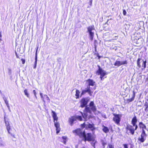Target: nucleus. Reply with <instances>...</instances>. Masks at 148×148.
<instances>
[{
    "label": "nucleus",
    "mask_w": 148,
    "mask_h": 148,
    "mask_svg": "<svg viewBox=\"0 0 148 148\" xmlns=\"http://www.w3.org/2000/svg\"><path fill=\"white\" fill-rule=\"evenodd\" d=\"M97 108L95 106L94 104L93 101H91L89 103V107L86 106L85 110L87 112H88L90 114H91V111L93 112L96 111Z\"/></svg>",
    "instance_id": "obj_1"
},
{
    "label": "nucleus",
    "mask_w": 148,
    "mask_h": 148,
    "mask_svg": "<svg viewBox=\"0 0 148 148\" xmlns=\"http://www.w3.org/2000/svg\"><path fill=\"white\" fill-rule=\"evenodd\" d=\"M82 138H83V140L85 142L86 141H93L94 142V138H93L92 134L90 133H87L86 134L84 132V136Z\"/></svg>",
    "instance_id": "obj_2"
},
{
    "label": "nucleus",
    "mask_w": 148,
    "mask_h": 148,
    "mask_svg": "<svg viewBox=\"0 0 148 148\" xmlns=\"http://www.w3.org/2000/svg\"><path fill=\"white\" fill-rule=\"evenodd\" d=\"M98 69L97 70L96 73L98 74V75H100V78L102 80L103 79V77L106 75V73L105 71L103 70L99 65L97 66Z\"/></svg>",
    "instance_id": "obj_3"
},
{
    "label": "nucleus",
    "mask_w": 148,
    "mask_h": 148,
    "mask_svg": "<svg viewBox=\"0 0 148 148\" xmlns=\"http://www.w3.org/2000/svg\"><path fill=\"white\" fill-rule=\"evenodd\" d=\"M81 126L83 128L85 127L86 129L87 128H89L92 131H93L95 129L94 124L93 123L91 124L88 123V124H86L84 123L83 124H81Z\"/></svg>",
    "instance_id": "obj_4"
},
{
    "label": "nucleus",
    "mask_w": 148,
    "mask_h": 148,
    "mask_svg": "<svg viewBox=\"0 0 148 148\" xmlns=\"http://www.w3.org/2000/svg\"><path fill=\"white\" fill-rule=\"evenodd\" d=\"M94 29V27L92 26H90L88 28V32L89 33L90 39L92 40L93 39L94 33L92 31Z\"/></svg>",
    "instance_id": "obj_5"
},
{
    "label": "nucleus",
    "mask_w": 148,
    "mask_h": 148,
    "mask_svg": "<svg viewBox=\"0 0 148 148\" xmlns=\"http://www.w3.org/2000/svg\"><path fill=\"white\" fill-rule=\"evenodd\" d=\"M89 99L88 98H82L80 101L81 105L80 106L82 108H83L86 106L87 104Z\"/></svg>",
    "instance_id": "obj_6"
},
{
    "label": "nucleus",
    "mask_w": 148,
    "mask_h": 148,
    "mask_svg": "<svg viewBox=\"0 0 148 148\" xmlns=\"http://www.w3.org/2000/svg\"><path fill=\"white\" fill-rule=\"evenodd\" d=\"M74 133H75L77 135L79 136L80 138H82L85 132L84 130H82L80 129L79 128L73 131Z\"/></svg>",
    "instance_id": "obj_7"
},
{
    "label": "nucleus",
    "mask_w": 148,
    "mask_h": 148,
    "mask_svg": "<svg viewBox=\"0 0 148 148\" xmlns=\"http://www.w3.org/2000/svg\"><path fill=\"white\" fill-rule=\"evenodd\" d=\"M113 115L114 116V117L113 118V120L117 124H119L121 116L119 114H114Z\"/></svg>",
    "instance_id": "obj_8"
},
{
    "label": "nucleus",
    "mask_w": 148,
    "mask_h": 148,
    "mask_svg": "<svg viewBox=\"0 0 148 148\" xmlns=\"http://www.w3.org/2000/svg\"><path fill=\"white\" fill-rule=\"evenodd\" d=\"M134 126H133V125L132 126L130 125H127L126 127V129L130 131V133L132 135L134 134L135 130H136L137 129L136 128V127H135V128L134 129Z\"/></svg>",
    "instance_id": "obj_9"
},
{
    "label": "nucleus",
    "mask_w": 148,
    "mask_h": 148,
    "mask_svg": "<svg viewBox=\"0 0 148 148\" xmlns=\"http://www.w3.org/2000/svg\"><path fill=\"white\" fill-rule=\"evenodd\" d=\"M137 122V119L136 116L134 115L132 120V123L133 126L136 127V128H138V126L136 124Z\"/></svg>",
    "instance_id": "obj_10"
},
{
    "label": "nucleus",
    "mask_w": 148,
    "mask_h": 148,
    "mask_svg": "<svg viewBox=\"0 0 148 148\" xmlns=\"http://www.w3.org/2000/svg\"><path fill=\"white\" fill-rule=\"evenodd\" d=\"M147 135L141 134L140 136L138 138V140L140 143H143L146 140Z\"/></svg>",
    "instance_id": "obj_11"
},
{
    "label": "nucleus",
    "mask_w": 148,
    "mask_h": 148,
    "mask_svg": "<svg viewBox=\"0 0 148 148\" xmlns=\"http://www.w3.org/2000/svg\"><path fill=\"white\" fill-rule=\"evenodd\" d=\"M77 118L75 116H73L69 119V122L71 126H72L74 122L76 120Z\"/></svg>",
    "instance_id": "obj_12"
},
{
    "label": "nucleus",
    "mask_w": 148,
    "mask_h": 148,
    "mask_svg": "<svg viewBox=\"0 0 148 148\" xmlns=\"http://www.w3.org/2000/svg\"><path fill=\"white\" fill-rule=\"evenodd\" d=\"M92 88L89 87V86H87V87L85 89L83 90L82 91V92L81 93V97L82 95H84L85 94L86 92H88L89 91V89L90 88H91L92 90H94L95 89L93 88L92 89Z\"/></svg>",
    "instance_id": "obj_13"
},
{
    "label": "nucleus",
    "mask_w": 148,
    "mask_h": 148,
    "mask_svg": "<svg viewBox=\"0 0 148 148\" xmlns=\"http://www.w3.org/2000/svg\"><path fill=\"white\" fill-rule=\"evenodd\" d=\"M54 122V123L55 126L56 128V133L58 134L60 131L59 124L57 122V121H55Z\"/></svg>",
    "instance_id": "obj_14"
},
{
    "label": "nucleus",
    "mask_w": 148,
    "mask_h": 148,
    "mask_svg": "<svg viewBox=\"0 0 148 148\" xmlns=\"http://www.w3.org/2000/svg\"><path fill=\"white\" fill-rule=\"evenodd\" d=\"M142 62L143 61L142 59L140 58H139L138 59L137 61V66L138 67V68H137L138 69H139V68L141 67V64Z\"/></svg>",
    "instance_id": "obj_15"
},
{
    "label": "nucleus",
    "mask_w": 148,
    "mask_h": 148,
    "mask_svg": "<svg viewBox=\"0 0 148 148\" xmlns=\"http://www.w3.org/2000/svg\"><path fill=\"white\" fill-rule=\"evenodd\" d=\"M87 82H88V85L87 86L90 87V86H94L95 85V82L92 79H89L87 80Z\"/></svg>",
    "instance_id": "obj_16"
},
{
    "label": "nucleus",
    "mask_w": 148,
    "mask_h": 148,
    "mask_svg": "<svg viewBox=\"0 0 148 148\" xmlns=\"http://www.w3.org/2000/svg\"><path fill=\"white\" fill-rule=\"evenodd\" d=\"M52 116L53 119L54 121H57L58 120V117L57 116L56 112L52 110Z\"/></svg>",
    "instance_id": "obj_17"
},
{
    "label": "nucleus",
    "mask_w": 148,
    "mask_h": 148,
    "mask_svg": "<svg viewBox=\"0 0 148 148\" xmlns=\"http://www.w3.org/2000/svg\"><path fill=\"white\" fill-rule=\"evenodd\" d=\"M143 62H142L141 64H142V70H143V69H144L146 67V63L147 61L146 60H145V61L144 60H143L142 59Z\"/></svg>",
    "instance_id": "obj_18"
},
{
    "label": "nucleus",
    "mask_w": 148,
    "mask_h": 148,
    "mask_svg": "<svg viewBox=\"0 0 148 148\" xmlns=\"http://www.w3.org/2000/svg\"><path fill=\"white\" fill-rule=\"evenodd\" d=\"M102 131L105 133H107L109 132V129L107 127L103 125L102 126Z\"/></svg>",
    "instance_id": "obj_19"
},
{
    "label": "nucleus",
    "mask_w": 148,
    "mask_h": 148,
    "mask_svg": "<svg viewBox=\"0 0 148 148\" xmlns=\"http://www.w3.org/2000/svg\"><path fill=\"white\" fill-rule=\"evenodd\" d=\"M38 47L36 51V52L35 54V62L34 63V68L35 69L36 67L37 64V52L38 51Z\"/></svg>",
    "instance_id": "obj_20"
},
{
    "label": "nucleus",
    "mask_w": 148,
    "mask_h": 148,
    "mask_svg": "<svg viewBox=\"0 0 148 148\" xmlns=\"http://www.w3.org/2000/svg\"><path fill=\"white\" fill-rule=\"evenodd\" d=\"M139 125L140 128H141L142 129H145L147 130L146 126L144 124L143 122H140L139 123Z\"/></svg>",
    "instance_id": "obj_21"
},
{
    "label": "nucleus",
    "mask_w": 148,
    "mask_h": 148,
    "mask_svg": "<svg viewBox=\"0 0 148 148\" xmlns=\"http://www.w3.org/2000/svg\"><path fill=\"white\" fill-rule=\"evenodd\" d=\"M132 97L131 98L127 99V101H128L129 102H131L133 101L134 99L135 96V92L134 91H133V94L132 95Z\"/></svg>",
    "instance_id": "obj_22"
},
{
    "label": "nucleus",
    "mask_w": 148,
    "mask_h": 148,
    "mask_svg": "<svg viewBox=\"0 0 148 148\" xmlns=\"http://www.w3.org/2000/svg\"><path fill=\"white\" fill-rule=\"evenodd\" d=\"M84 112L83 113H81L83 118L85 119V120L86 121L87 116H88L87 113L88 112H86L85 110H84Z\"/></svg>",
    "instance_id": "obj_23"
},
{
    "label": "nucleus",
    "mask_w": 148,
    "mask_h": 148,
    "mask_svg": "<svg viewBox=\"0 0 148 148\" xmlns=\"http://www.w3.org/2000/svg\"><path fill=\"white\" fill-rule=\"evenodd\" d=\"M3 99L4 100V101H5V103L6 104L7 107H9V105L8 103V101L7 100V98L5 97V96L3 95Z\"/></svg>",
    "instance_id": "obj_24"
},
{
    "label": "nucleus",
    "mask_w": 148,
    "mask_h": 148,
    "mask_svg": "<svg viewBox=\"0 0 148 148\" xmlns=\"http://www.w3.org/2000/svg\"><path fill=\"white\" fill-rule=\"evenodd\" d=\"M6 128H7V130L8 131V133L9 134H10L11 135V136H12L14 138H15L14 135L13 134H12L11 133H10V125L6 126Z\"/></svg>",
    "instance_id": "obj_25"
},
{
    "label": "nucleus",
    "mask_w": 148,
    "mask_h": 148,
    "mask_svg": "<svg viewBox=\"0 0 148 148\" xmlns=\"http://www.w3.org/2000/svg\"><path fill=\"white\" fill-rule=\"evenodd\" d=\"M131 24L128 23V24H125V28L126 29L128 30L131 25Z\"/></svg>",
    "instance_id": "obj_26"
},
{
    "label": "nucleus",
    "mask_w": 148,
    "mask_h": 148,
    "mask_svg": "<svg viewBox=\"0 0 148 148\" xmlns=\"http://www.w3.org/2000/svg\"><path fill=\"white\" fill-rule=\"evenodd\" d=\"M114 65L117 66H120L121 65V61L117 60L116 61L114 64Z\"/></svg>",
    "instance_id": "obj_27"
},
{
    "label": "nucleus",
    "mask_w": 148,
    "mask_h": 148,
    "mask_svg": "<svg viewBox=\"0 0 148 148\" xmlns=\"http://www.w3.org/2000/svg\"><path fill=\"white\" fill-rule=\"evenodd\" d=\"M5 145V144L1 139L0 140V147H3Z\"/></svg>",
    "instance_id": "obj_28"
},
{
    "label": "nucleus",
    "mask_w": 148,
    "mask_h": 148,
    "mask_svg": "<svg viewBox=\"0 0 148 148\" xmlns=\"http://www.w3.org/2000/svg\"><path fill=\"white\" fill-rule=\"evenodd\" d=\"M80 93V92L79 91L77 90H76V94L75 96H76V98L77 99L79 98V94Z\"/></svg>",
    "instance_id": "obj_29"
},
{
    "label": "nucleus",
    "mask_w": 148,
    "mask_h": 148,
    "mask_svg": "<svg viewBox=\"0 0 148 148\" xmlns=\"http://www.w3.org/2000/svg\"><path fill=\"white\" fill-rule=\"evenodd\" d=\"M127 63H128V62H127V60L121 61V65H125V64L127 65Z\"/></svg>",
    "instance_id": "obj_30"
},
{
    "label": "nucleus",
    "mask_w": 148,
    "mask_h": 148,
    "mask_svg": "<svg viewBox=\"0 0 148 148\" xmlns=\"http://www.w3.org/2000/svg\"><path fill=\"white\" fill-rule=\"evenodd\" d=\"M24 92L25 95H26L27 97H29V94L28 93L27 90L25 89L24 90Z\"/></svg>",
    "instance_id": "obj_31"
},
{
    "label": "nucleus",
    "mask_w": 148,
    "mask_h": 148,
    "mask_svg": "<svg viewBox=\"0 0 148 148\" xmlns=\"http://www.w3.org/2000/svg\"><path fill=\"white\" fill-rule=\"evenodd\" d=\"M107 148H114L113 145L110 144H108V146Z\"/></svg>",
    "instance_id": "obj_32"
},
{
    "label": "nucleus",
    "mask_w": 148,
    "mask_h": 148,
    "mask_svg": "<svg viewBox=\"0 0 148 148\" xmlns=\"http://www.w3.org/2000/svg\"><path fill=\"white\" fill-rule=\"evenodd\" d=\"M94 46H95V51H96V47L97 45H96V43H97V42L96 40H95L94 41Z\"/></svg>",
    "instance_id": "obj_33"
},
{
    "label": "nucleus",
    "mask_w": 148,
    "mask_h": 148,
    "mask_svg": "<svg viewBox=\"0 0 148 148\" xmlns=\"http://www.w3.org/2000/svg\"><path fill=\"white\" fill-rule=\"evenodd\" d=\"M76 117V118L77 119H78L80 121H81L82 120V118L81 116H78Z\"/></svg>",
    "instance_id": "obj_34"
},
{
    "label": "nucleus",
    "mask_w": 148,
    "mask_h": 148,
    "mask_svg": "<svg viewBox=\"0 0 148 148\" xmlns=\"http://www.w3.org/2000/svg\"><path fill=\"white\" fill-rule=\"evenodd\" d=\"M102 145L103 148H104L105 147V146L107 145V143L104 141H103L102 142Z\"/></svg>",
    "instance_id": "obj_35"
},
{
    "label": "nucleus",
    "mask_w": 148,
    "mask_h": 148,
    "mask_svg": "<svg viewBox=\"0 0 148 148\" xmlns=\"http://www.w3.org/2000/svg\"><path fill=\"white\" fill-rule=\"evenodd\" d=\"M4 119H5V125L6 126H9L10 125V124L9 122L8 121H7L5 120V117H4Z\"/></svg>",
    "instance_id": "obj_36"
},
{
    "label": "nucleus",
    "mask_w": 148,
    "mask_h": 148,
    "mask_svg": "<svg viewBox=\"0 0 148 148\" xmlns=\"http://www.w3.org/2000/svg\"><path fill=\"white\" fill-rule=\"evenodd\" d=\"M141 134L145 135H147V134L145 133V131L144 129H142V132Z\"/></svg>",
    "instance_id": "obj_37"
},
{
    "label": "nucleus",
    "mask_w": 148,
    "mask_h": 148,
    "mask_svg": "<svg viewBox=\"0 0 148 148\" xmlns=\"http://www.w3.org/2000/svg\"><path fill=\"white\" fill-rule=\"evenodd\" d=\"M88 94L90 95L91 96L92 95V92L91 91V90L90 88L89 89V91L88 92Z\"/></svg>",
    "instance_id": "obj_38"
},
{
    "label": "nucleus",
    "mask_w": 148,
    "mask_h": 148,
    "mask_svg": "<svg viewBox=\"0 0 148 148\" xmlns=\"http://www.w3.org/2000/svg\"><path fill=\"white\" fill-rule=\"evenodd\" d=\"M8 73L9 75H10L12 74V71L9 68L8 69Z\"/></svg>",
    "instance_id": "obj_39"
},
{
    "label": "nucleus",
    "mask_w": 148,
    "mask_h": 148,
    "mask_svg": "<svg viewBox=\"0 0 148 148\" xmlns=\"http://www.w3.org/2000/svg\"><path fill=\"white\" fill-rule=\"evenodd\" d=\"M32 92H33V93L34 94L35 98H37V97L36 96V91L35 90H33Z\"/></svg>",
    "instance_id": "obj_40"
},
{
    "label": "nucleus",
    "mask_w": 148,
    "mask_h": 148,
    "mask_svg": "<svg viewBox=\"0 0 148 148\" xmlns=\"http://www.w3.org/2000/svg\"><path fill=\"white\" fill-rule=\"evenodd\" d=\"M124 148H128V145L127 144H123V145Z\"/></svg>",
    "instance_id": "obj_41"
},
{
    "label": "nucleus",
    "mask_w": 148,
    "mask_h": 148,
    "mask_svg": "<svg viewBox=\"0 0 148 148\" xmlns=\"http://www.w3.org/2000/svg\"><path fill=\"white\" fill-rule=\"evenodd\" d=\"M127 12L125 10H123V14L124 15H126Z\"/></svg>",
    "instance_id": "obj_42"
},
{
    "label": "nucleus",
    "mask_w": 148,
    "mask_h": 148,
    "mask_svg": "<svg viewBox=\"0 0 148 148\" xmlns=\"http://www.w3.org/2000/svg\"><path fill=\"white\" fill-rule=\"evenodd\" d=\"M40 96H41V98H42V100L44 102H45V101H44V98L43 97V96H42V93H40Z\"/></svg>",
    "instance_id": "obj_43"
},
{
    "label": "nucleus",
    "mask_w": 148,
    "mask_h": 148,
    "mask_svg": "<svg viewBox=\"0 0 148 148\" xmlns=\"http://www.w3.org/2000/svg\"><path fill=\"white\" fill-rule=\"evenodd\" d=\"M44 96H45V97H46V98L47 100H48V101H49V100H50L49 98L48 97V96H47V95H45Z\"/></svg>",
    "instance_id": "obj_44"
},
{
    "label": "nucleus",
    "mask_w": 148,
    "mask_h": 148,
    "mask_svg": "<svg viewBox=\"0 0 148 148\" xmlns=\"http://www.w3.org/2000/svg\"><path fill=\"white\" fill-rule=\"evenodd\" d=\"M95 140H94V142H93L92 141V142L91 143L92 145L94 147L95 146Z\"/></svg>",
    "instance_id": "obj_45"
},
{
    "label": "nucleus",
    "mask_w": 148,
    "mask_h": 148,
    "mask_svg": "<svg viewBox=\"0 0 148 148\" xmlns=\"http://www.w3.org/2000/svg\"><path fill=\"white\" fill-rule=\"evenodd\" d=\"M67 138V137L65 136H63L62 137V138L63 139V140H66Z\"/></svg>",
    "instance_id": "obj_46"
},
{
    "label": "nucleus",
    "mask_w": 148,
    "mask_h": 148,
    "mask_svg": "<svg viewBox=\"0 0 148 148\" xmlns=\"http://www.w3.org/2000/svg\"><path fill=\"white\" fill-rule=\"evenodd\" d=\"M145 110L146 112H147L148 111V107H146Z\"/></svg>",
    "instance_id": "obj_47"
},
{
    "label": "nucleus",
    "mask_w": 148,
    "mask_h": 148,
    "mask_svg": "<svg viewBox=\"0 0 148 148\" xmlns=\"http://www.w3.org/2000/svg\"><path fill=\"white\" fill-rule=\"evenodd\" d=\"M144 106L146 107H148V104L147 102H145V103Z\"/></svg>",
    "instance_id": "obj_48"
},
{
    "label": "nucleus",
    "mask_w": 148,
    "mask_h": 148,
    "mask_svg": "<svg viewBox=\"0 0 148 148\" xmlns=\"http://www.w3.org/2000/svg\"><path fill=\"white\" fill-rule=\"evenodd\" d=\"M21 60V61H22V64H24L25 63V60H24L23 59H22Z\"/></svg>",
    "instance_id": "obj_49"
},
{
    "label": "nucleus",
    "mask_w": 148,
    "mask_h": 148,
    "mask_svg": "<svg viewBox=\"0 0 148 148\" xmlns=\"http://www.w3.org/2000/svg\"><path fill=\"white\" fill-rule=\"evenodd\" d=\"M63 142L64 144H65L66 142V140H63Z\"/></svg>",
    "instance_id": "obj_50"
},
{
    "label": "nucleus",
    "mask_w": 148,
    "mask_h": 148,
    "mask_svg": "<svg viewBox=\"0 0 148 148\" xmlns=\"http://www.w3.org/2000/svg\"><path fill=\"white\" fill-rule=\"evenodd\" d=\"M2 37L1 33L0 32V38H1ZM0 40H1V38H0Z\"/></svg>",
    "instance_id": "obj_51"
},
{
    "label": "nucleus",
    "mask_w": 148,
    "mask_h": 148,
    "mask_svg": "<svg viewBox=\"0 0 148 148\" xmlns=\"http://www.w3.org/2000/svg\"><path fill=\"white\" fill-rule=\"evenodd\" d=\"M15 54H16V56L17 57V58H18V56L17 55V53L16 52H15Z\"/></svg>",
    "instance_id": "obj_52"
},
{
    "label": "nucleus",
    "mask_w": 148,
    "mask_h": 148,
    "mask_svg": "<svg viewBox=\"0 0 148 148\" xmlns=\"http://www.w3.org/2000/svg\"><path fill=\"white\" fill-rule=\"evenodd\" d=\"M8 110H9L10 111V112L11 111V110H10V106H9V107H8Z\"/></svg>",
    "instance_id": "obj_53"
},
{
    "label": "nucleus",
    "mask_w": 148,
    "mask_h": 148,
    "mask_svg": "<svg viewBox=\"0 0 148 148\" xmlns=\"http://www.w3.org/2000/svg\"><path fill=\"white\" fill-rule=\"evenodd\" d=\"M92 0H91L90 1V4H91L92 3Z\"/></svg>",
    "instance_id": "obj_54"
},
{
    "label": "nucleus",
    "mask_w": 148,
    "mask_h": 148,
    "mask_svg": "<svg viewBox=\"0 0 148 148\" xmlns=\"http://www.w3.org/2000/svg\"><path fill=\"white\" fill-rule=\"evenodd\" d=\"M98 59H99L100 58V56H98Z\"/></svg>",
    "instance_id": "obj_55"
},
{
    "label": "nucleus",
    "mask_w": 148,
    "mask_h": 148,
    "mask_svg": "<svg viewBox=\"0 0 148 148\" xmlns=\"http://www.w3.org/2000/svg\"><path fill=\"white\" fill-rule=\"evenodd\" d=\"M108 21H109V20L108 19V21H107L106 23H106H107L108 22Z\"/></svg>",
    "instance_id": "obj_56"
},
{
    "label": "nucleus",
    "mask_w": 148,
    "mask_h": 148,
    "mask_svg": "<svg viewBox=\"0 0 148 148\" xmlns=\"http://www.w3.org/2000/svg\"><path fill=\"white\" fill-rule=\"evenodd\" d=\"M0 93L2 95V92L0 90Z\"/></svg>",
    "instance_id": "obj_57"
},
{
    "label": "nucleus",
    "mask_w": 148,
    "mask_h": 148,
    "mask_svg": "<svg viewBox=\"0 0 148 148\" xmlns=\"http://www.w3.org/2000/svg\"><path fill=\"white\" fill-rule=\"evenodd\" d=\"M75 148H78V147L77 145L75 146Z\"/></svg>",
    "instance_id": "obj_58"
},
{
    "label": "nucleus",
    "mask_w": 148,
    "mask_h": 148,
    "mask_svg": "<svg viewBox=\"0 0 148 148\" xmlns=\"http://www.w3.org/2000/svg\"><path fill=\"white\" fill-rule=\"evenodd\" d=\"M66 148H68V147H66Z\"/></svg>",
    "instance_id": "obj_59"
}]
</instances>
